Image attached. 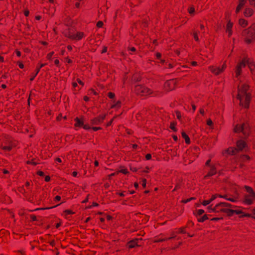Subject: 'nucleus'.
Wrapping results in <instances>:
<instances>
[{"instance_id":"nucleus-48","label":"nucleus","mask_w":255,"mask_h":255,"mask_svg":"<svg viewBox=\"0 0 255 255\" xmlns=\"http://www.w3.org/2000/svg\"><path fill=\"white\" fill-rule=\"evenodd\" d=\"M204 213V210L203 209H199L197 211V214L199 216L202 215Z\"/></svg>"},{"instance_id":"nucleus-31","label":"nucleus","mask_w":255,"mask_h":255,"mask_svg":"<svg viewBox=\"0 0 255 255\" xmlns=\"http://www.w3.org/2000/svg\"><path fill=\"white\" fill-rule=\"evenodd\" d=\"M207 208L208 212H209V213H215V210H214L215 206L214 207H212V205L208 206Z\"/></svg>"},{"instance_id":"nucleus-34","label":"nucleus","mask_w":255,"mask_h":255,"mask_svg":"<svg viewBox=\"0 0 255 255\" xmlns=\"http://www.w3.org/2000/svg\"><path fill=\"white\" fill-rule=\"evenodd\" d=\"M224 204H225V208H235L236 207L235 206L231 204H229L228 203H226V202H224Z\"/></svg>"},{"instance_id":"nucleus-59","label":"nucleus","mask_w":255,"mask_h":255,"mask_svg":"<svg viewBox=\"0 0 255 255\" xmlns=\"http://www.w3.org/2000/svg\"><path fill=\"white\" fill-rule=\"evenodd\" d=\"M15 52L17 56L20 57L21 56V52L19 50H16Z\"/></svg>"},{"instance_id":"nucleus-55","label":"nucleus","mask_w":255,"mask_h":255,"mask_svg":"<svg viewBox=\"0 0 255 255\" xmlns=\"http://www.w3.org/2000/svg\"><path fill=\"white\" fill-rule=\"evenodd\" d=\"M145 158L147 160H150L151 158V155L150 154H149V153L145 155Z\"/></svg>"},{"instance_id":"nucleus-22","label":"nucleus","mask_w":255,"mask_h":255,"mask_svg":"<svg viewBox=\"0 0 255 255\" xmlns=\"http://www.w3.org/2000/svg\"><path fill=\"white\" fill-rule=\"evenodd\" d=\"M74 121L75 123L74 124L75 127H83L84 124L83 120L80 119L78 117L75 118Z\"/></svg>"},{"instance_id":"nucleus-41","label":"nucleus","mask_w":255,"mask_h":255,"mask_svg":"<svg viewBox=\"0 0 255 255\" xmlns=\"http://www.w3.org/2000/svg\"><path fill=\"white\" fill-rule=\"evenodd\" d=\"M115 94L112 92H109L108 94V96L110 99L114 98L115 97Z\"/></svg>"},{"instance_id":"nucleus-2","label":"nucleus","mask_w":255,"mask_h":255,"mask_svg":"<svg viewBox=\"0 0 255 255\" xmlns=\"http://www.w3.org/2000/svg\"><path fill=\"white\" fill-rule=\"evenodd\" d=\"M245 37V41L249 44L255 41V23L252 24L249 27L243 31Z\"/></svg>"},{"instance_id":"nucleus-10","label":"nucleus","mask_w":255,"mask_h":255,"mask_svg":"<svg viewBox=\"0 0 255 255\" xmlns=\"http://www.w3.org/2000/svg\"><path fill=\"white\" fill-rule=\"evenodd\" d=\"M106 116V114L100 115L99 116L92 119L91 123L92 125H99L102 124Z\"/></svg>"},{"instance_id":"nucleus-36","label":"nucleus","mask_w":255,"mask_h":255,"mask_svg":"<svg viewBox=\"0 0 255 255\" xmlns=\"http://www.w3.org/2000/svg\"><path fill=\"white\" fill-rule=\"evenodd\" d=\"M211 203V202L209 200H204L202 202V204L204 206H206L209 204H210Z\"/></svg>"},{"instance_id":"nucleus-17","label":"nucleus","mask_w":255,"mask_h":255,"mask_svg":"<svg viewBox=\"0 0 255 255\" xmlns=\"http://www.w3.org/2000/svg\"><path fill=\"white\" fill-rule=\"evenodd\" d=\"M47 64L46 63H42L39 66H37L35 69V72L34 73H32L31 75V77L30 78V80L31 81H33L35 77L37 76L38 73L40 71L41 68L45 66Z\"/></svg>"},{"instance_id":"nucleus-14","label":"nucleus","mask_w":255,"mask_h":255,"mask_svg":"<svg viewBox=\"0 0 255 255\" xmlns=\"http://www.w3.org/2000/svg\"><path fill=\"white\" fill-rule=\"evenodd\" d=\"M246 3L247 0H239L235 10L236 13H238L243 9Z\"/></svg>"},{"instance_id":"nucleus-21","label":"nucleus","mask_w":255,"mask_h":255,"mask_svg":"<svg viewBox=\"0 0 255 255\" xmlns=\"http://www.w3.org/2000/svg\"><path fill=\"white\" fill-rule=\"evenodd\" d=\"M84 36V33L83 32H77L76 33H74L73 40H80L82 39Z\"/></svg>"},{"instance_id":"nucleus-40","label":"nucleus","mask_w":255,"mask_h":255,"mask_svg":"<svg viewBox=\"0 0 255 255\" xmlns=\"http://www.w3.org/2000/svg\"><path fill=\"white\" fill-rule=\"evenodd\" d=\"M226 199L228 201H231V202H236L237 201V198H226Z\"/></svg>"},{"instance_id":"nucleus-1","label":"nucleus","mask_w":255,"mask_h":255,"mask_svg":"<svg viewBox=\"0 0 255 255\" xmlns=\"http://www.w3.org/2000/svg\"><path fill=\"white\" fill-rule=\"evenodd\" d=\"M249 86L246 84H242L238 86V92L237 99L240 101V106L245 108L249 107L251 94L248 92Z\"/></svg>"},{"instance_id":"nucleus-52","label":"nucleus","mask_w":255,"mask_h":255,"mask_svg":"<svg viewBox=\"0 0 255 255\" xmlns=\"http://www.w3.org/2000/svg\"><path fill=\"white\" fill-rule=\"evenodd\" d=\"M195 199V198H194V197H191V198H189V199H186V200H184L183 201V202H184V203H188V202H189L191 201V200H193V199Z\"/></svg>"},{"instance_id":"nucleus-47","label":"nucleus","mask_w":255,"mask_h":255,"mask_svg":"<svg viewBox=\"0 0 255 255\" xmlns=\"http://www.w3.org/2000/svg\"><path fill=\"white\" fill-rule=\"evenodd\" d=\"M223 217H219V218L216 217V218H213L211 220L212 221H219L220 220H223Z\"/></svg>"},{"instance_id":"nucleus-37","label":"nucleus","mask_w":255,"mask_h":255,"mask_svg":"<svg viewBox=\"0 0 255 255\" xmlns=\"http://www.w3.org/2000/svg\"><path fill=\"white\" fill-rule=\"evenodd\" d=\"M119 172L120 173H122L124 174H127V173H128V170L127 168H123V169H121V170H119Z\"/></svg>"},{"instance_id":"nucleus-35","label":"nucleus","mask_w":255,"mask_h":255,"mask_svg":"<svg viewBox=\"0 0 255 255\" xmlns=\"http://www.w3.org/2000/svg\"><path fill=\"white\" fill-rule=\"evenodd\" d=\"M141 78L140 77H137L136 75H134L132 76V79L134 81H138L140 80Z\"/></svg>"},{"instance_id":"nucleus-63","label":"nucleus","mask_w":255,"mask_h":255,"mask_svg":"<svg viewBox=\"0 0 255 255\" xmlns=\"http://www.w3.org/2000/svg\"><path fill=\"white\" fill-rule=\"evenodd\" d=\"M61 199V197L60 196H56L55 197V201H59Z\"/></svg>"},{"instance_id":"nucleus-60","label":"nucleus","mask_w":255,"mask_h":255,"mask_svg":"<svg viewBox=\"0 0 255 255\" xmlns=\"http://www.w3.org/2000/svg\"><path fill=\"white\" fill-rule=\"evenodd\" d=\"M250 157L248 156V155H243V159L245 160V159H246V160H249L250 159Z\"/></svg>"},{"instance_id":"nucleus-16","label":"nucleus","mask_w":255,"mask_h":255,"mask_svg":"<svg viewBox=\"0 0 255 255\" xmlns=\"http://www.w3.org/2000/svg\"><path fill=\"white\" fill-rule=\"evenodd\" d=\"M237 151L242 150L247 147L246 142L243 140H239L237 142Z\"/></svg>"},{"instance_id":"nucleus-7","label":"nucleus","mask_w":255,"mask_h":255,"mask_svg":"<svg viewBox=\"0 0 255 255\" xmlns=\"http://www.w3.org/2000/svg\"><path fill=\"white\" fill-rule=\"evenodd\" d=\"M249 59L245 57L240 62H239L236 67L235 74L236 77H238L242 73V68H244L247 64H249Z\"/></svg>"},{"instance_id":"nucleus-4","label":"nucleus","mask_w":255,"mask_h":255,"mask_svg":"<svg viewBox=\"0 0 255 255\" xmlns=\"http://www.w3.org/2000/svg\"><path fill=\"white\" fill-rule=\"evenodd\" d=\"M17 145V141L11 138H8L1 144V148L4 151H10Z\"/></svg>"},{"instance_id":"nucleus-58","label":"nucleus","mask_w":255,"mask_h":255,"mask_svg":"<svg viewBox=\"0 0 255 255\" xmlns=\"http://www.w3.org/2000/svg\"><path fill=\"white\" fill-rule=\"evenodd\" d=\"M89 92L91 94H93L94 95H97V93L94 89H91Z\"/></svg>"},{"instance_id":"nucleus-15","label":"nucleus","mask_w":255,"mask_h":255,"mask_svg":"<svg viewBox=\"0 0 255 255\" xmlns=\"http://www.w3.org/2000/svg\"><path fill=\"white\" fill-rule=\"evenodd\" d=\"M216 173H217V169H216L215 165H212L210 166V170L209 171L207 174L204 176V178L205 179H207V178H208L210 176L215 175Z\"/></svg>"},{"instance_id":"nucleus-12","label":"nucleus","mask_w":255,"mask_h":255,"mask_svg":"<svg viewBox=\"0 0 255 255\" xmlns=\"http://www.w3.org/2000/svg\"><path fill=\"white\" fill-rule=\"evenodd\" d=\"M142 239H135L131 241H130L128 243V245L129 248H133L135 247H138L140 245L139 244V242H140Z\"/></svg>"},{"instance_id":"nucleus-13","label":"nucleus","mask_w":255,"mask_h":255,"mask_svg":"<svg viewBox=\"0 0 255 255\" xmlns=\"http://www.w3.org/2000/svg\"><path fill=\"white\" fill-rule=\"evenodd\" d=\"M225 213H226L229 216H232L234 214L239 215L241 212L238 209V207L236 209L226 208Z\"/></svg>"},{"instance_id":"nucleus-43","label":"nucleus","mask_w":255,"mask_h":255,"mask_svg":"<svg viewBox=\"0 0 255 255\" xmlns=\"http://www.w3.org/2000/svg\"><path fill=\"white\" fill-rule=\"evenodd\" d=\"M178 233H181V234H185L186 233L185 228H181L179 229Z\"/></svg>"},{"instance_id":"nucleus-19","label":"nucleus","mask_w":255,"mask_h":255,"mask_svg":"<svg viewBox=\"0 0 255 255\" xmlns=\"http://www.w3.org/2000/svg\"><path fill=\"white\" fill-rule=\"evenodd\" d=\"M237 153V149L234 147H230L223 152V154H228L230 155H234Z\"/></svg>"},{"instance_id":"nucleus-24","label":"nucleus","mask_w":255,"mask_h":255,"mask_svg":"<svg viewBox=\"0 0 255 255\" xmlns=\"http://www.w3.org/2000/svg\"><path fill=\"white\" fill-rule=\"evenodd\" d=\"M239 24L243 27L247 26L248 24V22L245 19L241 18L239 20Z\"/></svg>"},{"instance_id":"nucleus-64","label":"nucleus","mask_w":255,"mask_h":255,"mask_svg":"<svg viewBox=\"0 0 255 255\" xmlns=\"http://www.w3.org/2000/svg\"><path fill=\"white\" fill-rule=\"evenodd\" d=\"M107 51V47H104L101 52L102 53H106Z\"/></svg>"},{"instance_id":"nucleus-11","label":"nucleus","mask_w":255,"mask_h":255,"mask_svg":"<svg viewBox=\"0 0 255 255\" xmlns=\"http://www.w3.org/2000/svg\"><path fill=\"white\" fill-rule=\"evenodd\" d=\"M226 208L225 207L224 202H220L215 206V213H225Z\"/></svg>"},{"instance_id":"nucleus-51","label":"nucleus","mask_w":255,"mask_h":255,"mask_svg":"<svg viewBox=\"0 0 255 255\" xmlns=\"http://www.w3.org/2000/svg\"><path fill=\"white\" fill-rule=\"evenodd\" d=\"M200 28L201 29V30L202 31V33H204L205 32V27L204 25L203 24H200Z\"/></svg>"},{"instance_id":"nucleus-32","label":"nucleus","mask_w":255,"mask_h":255,"mask_svg":"<svg viewBox=\"0 0 255 255\" xmlns=\"http://www.w3.org/2000/svg\"><path fill=\"white\" fill-rule=\"evenodd\" d=\"M207 219H208V217H207V215H204L203 217L198 219V222H203Z\"/></svg>"},{"instance_id":"nucleus-9","label":"nucleus","mask_w":255,"mask_h":255,"mask_svg":"<svg viewBox=\"0 0 255 255\" xmlns=\"http://www.w3.org/2000/svg\"><path fill=\"white\" fill-rule=\"evenodd\" d=\"M176 86V81L174 79H171L166 81L164 87L166 91H171L175 89Z\"/></svg>"},{"instance_id":"nucleus-6","label":"nucleus","mask_w":255,"mask_h":255,"mask_svg":"<svg viewBox=\"0 0 255 255\" xmlns=\"http://www.w3.org/2000/svg\"><path fill=\"white\" fill-rule=\"evenodd\" d=\"M236 132H242L245 136L249 135L250 133V128L248 123H244L241 125H237L234 128Z\"/></svg>"},{"instance_id":"nucleus-30","label":"nucleus","mask_w":255,"mask_h":255,"mask_svg":"<svg viewBox=\"0 0 255 255\" xmlns=\"http://www.w3.org/2000/svg\"><path fill=\"white\" fill-rule=\"evenodd\" d=\"M121 106V102L119 101H117L115 104L112 106V108H119Z\"/></svg>"},{"instance_id":"nucleus-26","label":"nucleus","mask_w":255,"mask_h":255,"mask_svg":"<svg viewBox=\"0 0 255 255\" xmlns=\"http://www.w3.org/2000/svg\"><path fill=\"white\" fill-rule=\"evenodd\" d=\"M198 33H199V32L198 31H193V33H192L193 38H194V40L197 42L199 41V38L198 37Z\"/></svg>"},{"instance_id":"nucleus-8","label":"nucleus","mask_w":255,"mask_h":255,"mask_svg":"<svg viewBox=\"0 0 255 255\" xmlns=\"http://www.w3.org/2000/svg\"><path fill=\"white\" fill-rule=\"evenodd\" d=\"M226 68L227 65L226 64V62H225L221 66V67L210 66L209 67V69L213 74L216 75H218L222 73L223 72H224L225 70L226 69Z\"/></svg>"},{"instance_id":"nucleus-39","label":"nucleus","mask_w":255,"mask_h":255,"mask_svg":"<svg viewBox=\"0 0 255 255\" xmlns=\"http://www.w3.org/2000/svg\"><path fill=\"white\" fill-rule=\"evenodd\" d=\"M53 54H54V52H53V51L49 53L47 55V56H46L47 58L48 59L51 60Z\"/></svg>"},{"instance_id":"nucleus-54","label":"nucleus","mask_w":255,"mask_h":255,"mask_svg":"<svg viewBox=\"0 0 255 255\" xmlns=\"http://www.w3.org/2000/svg\"><path fill=\"white\" fill-rule=\"evenodd\" d=\"M207 124L209 126H211L213 125V122L211 119H209L207 121Z\"/></svg>"},{"instance_id":"nucleus-42","label":"nucleus","mask_w":255,"mask_h":255,"mask_svg":"<svg viewBox=\"0 0 255 255\" xmlns=\"http://www.w3.org/2000/svg\"><path fill=\"white\" fill-rule=\"evenodd\" d=\"M195 11V8L193 7H190L188 9V12L190 14H193Z\"/></svg>"},{"instance_id":"nucleus-57","label":"nucleus","mask_w":255,"mask_h":255,"mask_svg":"<svg viewBox=\"0 0 255 255\" xmlns=\"http://www.w3.org/2000/svg\"><path fill=\"white\" fill-rule=\"evenodd\" d=\"M37 174L40 176H44V172L41 171H38L37 172Z\"/></svg>"},{"instance_id":"nucleus-27","label":"nucleus","mask_w":255,"mask_h":255,"mask_svg":"<svg viewBox=\"0 0 255 255\" xmlns=\"http://www.w3.org/2000/svg\"><path fill=\"white\" fill-rule=\"evenodd\" d=\"M65 35L66 37L73 40V37H74V33L71 31H68L65 32Z\"/></svg>"},{"instance_id":"nucleus-18","label":"nucleus","mask_w":255,"mask_h":255,"mask_svg":"<svg viewBox=\"0 0 255 255\" xmlns=\"http://www.w3.org/2000/svg\"><path fill=\"white\" fill-rule=\"evenodd\" d=\"M254 13V10L251 7H246L244 11V15L246 17L252 16Z\"/></svg>"},{"instance_id":"nucleus-44","label":"nucleus","mask_w":255,"mask_h":255,"mask_svg":"<svg viewBox=\"0 0 255 255\" xmlns=\"http://www.w3.org/2000/svg\"><path fill=\"white\" fill-rule=\"evenodd\" d=\"M166 241H168L167 238H159V239H157V240H156L155 242H161Z\"/></svg>"},{"instance_id":"nucleus-28","label":"nucleus","mask_w":255,"mask_h":255,"mask_svg":"<svg viewBox=\"0 0 255 255\" xmlns=\"http://www.w3.org/2000/svg\"><path fill=\"white\" fill-rule=\"evenodd\" d=\"M175 115H176V118L177 119L180 121V122L182 121V114L180 112L178 111H176L175 112Z\"/></svg>"},{"instance_id":"nucleus-53","label":"nucleus","mask_w":255,"mask_h":255,"mask_svg":"<svg viewBox=\"0 0 255 255\" xmlns=\"http://www.w3.org/2000/svg\"><path fill=\"white\" fill-rule=\"evenodd\" d=\"M250 5L255 7V0H249Z\"/></svg>"},{"instance_id":"nucleus-62","label":"nucleus","mask_w":255,"mask_h":255,"mask_svg":"<svg viewBox=\"0 0 255 255\" xmlns=\"http://www.w3.org/2000/svg\"><path fill=\"white\" fill-rule=\"evenodd\" d=\"M77 81L79 84L81 85L82 86L84 85V83L80 79H77Z\"/></svg>"},{"instance_id":"nucleus-25","label":"nucleus","mask_w":255,"mask_h":255,"mask_svg":"<svg viewBox=\"0 0 255 255\" xmlns=\"http://www.w3.org/2000/svg\"><path fill=\"white\" fill-rule=\"evenodd\" d=\"M181 135L182 137L184 138L186 143L189 144L190 143V140L188 135L185 132H182Z\"/></svg>"},{"instance_id":"nucleus-5","label":"nucleus","mask_w":255,"mask_h":255,"mask_svg":"<svg viewBox=\"0 0 255 255\" xmlns=\"http://www.w3.org/2000/svg\"><path fill=\"white\" fill-rule=\"evenodd\" d=\"M134 91L136 94L140 96H147L152 93V90L151 89L140 85L135 86Z\"/></svg>"},{"instance_id":"nucleus-3","label":"nucleus","mask_w":255,"mask_h":255,"mask_svg":"<svg viewBox=\"0 0 255 255\" xmlns=\"http://www.w3.org/2000/svg\"><path fill=\"white\" fill-rule=\"evenodd\" d=\"M245 188L248 193L244 196L243 203L247 205H252L255 199V192L254 191L253 188L248 186H245Z\"/></svg>"},{"instance_id":"nucleus-33","label":"nucleus","mask_w":255,"mask_h":255,"mask_svg":"<svg viewBox=\"0 0 255 255\" xmlns=\"http://www.w3.org/2000/svg\"><path fill=\"white\" fill-rule=\"evenodd\" d=\"M64 213L65 215H72L74 214V212H73L71 210H66L64 211Z\"/></svg>"},{"instance_id":"nucleus-45","label":"nucleus","mask_w":255,"mask_h":255,"mask_svg":"<svg viewBox=\"0 0 255 255\" xmlns=\"http://www.w3.org/2000/svg\"><path fill=\"white\" fill-rule=\"evenodd\" d=\"M103 22L102 21H99L97 23V26L99 28L102 27L103 26Z\"/></svg>"},{"instance_id":"nucleus-56","label":"nucleus","mask_w":255,"mask_h":255,"mask_svg":"<svg viewBox=\"0 0 255 255\" xmlns=\"http://www.w3.org/2000/svg\"><path fill=\"white\" fill-rule=\"evenodd\" d=\"M166 67L169 68H172L174 67L173 65L171 63H166Z\"/></svg>"},{"instance_id":"nucleus-49","label":"nucleus","mask_w":255,"mask_h":255,"mask_svg":"<svg viewBox=\"0 0 255 255\" xmlns=\"http://www.w3.org/2000/svg\"><path fill=\"white\" fill-rule=\"evenodd\" d=\"M82 127L84 129H86V130H88L91 128V127L88 125H84L83 124V126Z\"/></svg>"},{"instance_id":"nucleus-38","label":"nucleus","mask_w":255,"mask_h":255,"mask_svg":"<svg viewBox=\"0 0 255 255\" xmlns=\"http://www.w3.org/2000/svg\"><path fill=\"white\" fill-rule=\"evenodd\" d=\"M218 197V194H215L213 195L211 197V198L209 199L211 203L214 200H215L217 197Z\"/></svg>"},{"instance_id":"nucleus-50","label":"nucleus","mask_w":255,"mask_h":255,"mask_svg":"<svg viewBox=\"0 0 255 255\" xmlns=\"http://www.w3.org/2000/svg\"><path fill=\"white\" fill-rule=\"evenodd\" d=\"M17 64L20 69H23L24 68V65L21 62H17Z\"/></svg>"},{"instance_id":"nucleus-61","label":"nucleus","mask_w":255,"mask_h":255,"mask_svg":"<svg viewBox=\"0 0 255 255\" xmlns=\"http://www.w3.org/2000/svg\"><path fill=\"white\" fill-rule=\"evenodd\" d=\"M50 180V177L49 176H46L45 177V181L46 182H48Z\"/></svg>"},{"instance_id":"nucleus-23","label":"nucleus","mask_w":255,"mask_h":255,"mask_svg":"<svg viewBox=\"0 0 255 255\" xmlns=\"http://www.w3.org/2000/svg\"><path fill=\"white\" fill-rule=\"evenodd\" d=\"M243 208L238 207V209H239V211L241 212L239 215L240 218H243V217H251V215L248 213H244L242 210Z\"/></svg>"},{"instance_id":"nucleus-46","label":"nucleus","mask_w":255,"mask_h":255,"mask_svg":"<svg viewBox=\"0 0 255 255\" xmlns=\"http://www.w3.org/2000/svg\"><path fill=\"white\" fill-rule=\"evenodd\" d=\"M141 184L143 188H145L146 184V180L145 179H143L142 180Z\"/></svg>"},{"instance_id":"nucleus-29","label":"nucleus","mask_w":255,"mask_h":255,"mask_svg":"<svg viewBox=\"0 0 255 255\" xmlns=\"http://www.w3.org/2000/svg\"><path fill=\"white\" fill-rule=\"evenodd\" d=\"M176 123L175 122H171L170 124V128L172 129L174 131H177V128H176Z\"/></svg>"},{"instance_id":"nucleus-20","label":"nucleus","mask_w":255,"mask_h":255,"mask_svg":"<svg viewBox=\"0 0 255 255\" xmlns=\"http://www.w3.org/2000/svg\"><path fill=\"white\" fill-rule=\"evenodd\" d=\"M233 24L231 21H229L226 25V31L228 33V36L230 37L232 34V28L233 27Z\"/></svg>"}]
</instances>
